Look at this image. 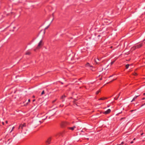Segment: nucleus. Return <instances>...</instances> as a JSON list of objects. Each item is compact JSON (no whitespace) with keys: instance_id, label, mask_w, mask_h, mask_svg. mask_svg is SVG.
<instances>
[{"instance_id":"24","label":"nucleus","mask_w":145,"mask_h":145,"mask_svg":"<svg viewBox=\"0 0 145 145\" xmlns=\"http://www.w3.org/2000/svg\"><path fill=\"white\" fill-rule=\"evenodd\" d=\"M145 99V97H143V98H142V100H144V99Z\"/></svg>"},{"instance_id":"17","label":"nucleus","mask_w":145,"mask_h":145,"mask_svg":"<svg viewBox=\"0 0 145 145\" xmlns=\"http://www.w3.org/2000/svg\"><path fill=\"white\" fill-rule=\"evenodd\" d=\"M101 58H97V60L98 61H100L101 60Z\"/></svg>"},{"instance_id":"31","label":"nucleus","mask_w":145,"mask_h":145,"mask_svg":"<svg viewBox=\"0 0 145 145\" xmlns=\"http://www.w3.org/2000/svg\"><path fill=\"white\" fill-rule=\"evenodd\" d=\"M123 142H122L121 143V144H120V145H121V144H123Z\"/></svg>"},{"instance_id":"7","label":"nucleus","mask_w":145,"mask_h":145,"mask_svg":"<svg viewBox=\"0 0 145 145\" xmlns=\"http://www.w3.org/2000/svg\"><path fill=\"white\" fill-rule=\"evenodd\" d=\"M85 66L87 67H93L92 65H90L89 63H87L86 64Z\"/></svg>"},{"instance_id":"13","label":"nucleus","mask_w":145,"mask_h":145,"mask_svg":"<svg viewBox=\"0 0 145 145\" xmlns=\"http://www.w3.org/2000/svg\"><path fill=\"white\" fill-rule=\"evenodd\" d=\"M120 93L119 94V95H118V96L117 97H115L114 98V99L115 100H117L118 99V97H119V96H120Z\"/></svg>"},{"instance_id":"14","label":"nucleus","mask_w":145,"mask_h":145,"mask_svg":"<svg viewBox=\"0 0 145 145\" xmlns=\"http://www.w3.org/2000/svg\"><path fill=\"white\" fill-rule=\"evenodd\" d=\"M129 64H127L125 65V67L126 69H128V68L129 67Z\"/></svg>"},{"instance_id":"21","label":"nucleus","mask_w":145,"mask_h":145,"mask_svg":"<svg viewBox=\"0 0 145 145\" xmlns=\"http://www.w3.org/2000/svg\"><path fill=\"white\" fill-rule=\"evenodd\" d=\"M14 127H13L12 128V129L11 130V131L10 132H11L13 130V129H14Z\"/></svg>"},{"instance_id":"23","label":"nucleus","mask_w":145,"mask_h":145,"mask_svg":"<svg viewBox=\"0 0 145 145\" xmlns=\"http://www.w3.org/2000/svg\"><path fill=\"white\" fill-rule=\"evenodd\" d=\"M133 75H137V74L136 73H134L133 74Z\"/></svg>"},{"instance_id":"12","label":"nucleus","mask_w":145,"mask_h":145,"mask_svg":"<svg viewBox=\"0 0 145 145\" xmlns=\"http://www.w3.org/2000/svg\"><path fill=\"white\" fill-rule=\"evenodd\" d=\"M30 54H31V52L29 51L27 52L25 54V55H30Z\"/></svg>"},{"instance_id":"2","label":"nucleus","mask_w":145,"mask_h":145,"mask_svg":"<svg viewBox=\"0 0 145 145\" xmlns=\"http://www.w3.org/2000/svg\"><path fill=\"white\" fill-rule=\"evenodd\" d=\"M143 46V44L142 43L140 44L135 46H133V48L134 50H135L136 49L139 48H141Z\"/></svg>"},{"instance_id":"9","label":"nucleus","mask_w":145,"mask_h":145,"mask_svg":"<svg viewBox=\"0 0 145 145\" xmlns=\"http://www.w3.org/2000/svg\"><path fill=\"white\" fill-rule=\"evenodd\" d=\"M139 96V95L135 96L134 97V98H133V99H132V101H131V102H132V101H134L135 100V99L137 97H138Z\"/></svg>"},{"instance_id":"22","label":"nucleus","mask_w":145,"mask_h":145,"mask_svg":"<svg viewBox=\"0 0 145 145\" xmlns=\"http://www.w3.org/2000/svg\"><path fill=\"white\" fill-rule=\"evenodd\" d=\"M56 101V99H55V100L53 101H52V103H54Z\"/></svg>"},{"instance_id":"37","label":"nucleus","mask_w":145,"mask_h":145,"mask_svg":"<svg viewBox=\"0 0 145 145\" xmlns=\"http://www.w3.org/2000/svg\"><path fill=\"white\" fill-rule=\"evenodd\" d=\"M13 28L14 29H15V27H13Z\"/></svg>"},{"instance_id":"11","label":"nucleus","mask_w":145,"mask_h":145,"mask_svg":"<svg viewBox=\"0 0 145 145\" xmlns=\"http://www.w3.org/2000/svg\"><path fill=\"white\" fill-rule=\"evenodd\" d=\"M94 61L97 64H99V62L98 61V60H97V59H95Z\"/></svg>"},{"instance_id":"36","label":"nucleus","mask_w":145,"mask_h":145,"mask_svg":"<svg viewBox=\"0 0 145 145\" xmlns=\"http://www.w3.org/2000/svg\"><path fill=\"white\" fill-rule=\"evenodd\" d=\"M143 134V133H141V135H142Z\"/></svg>"},{"instance_id":"18","label":"nucleus","mask_w":145,"mask_h":145,"mask_svg":"<svg viewBox=\"0 0 145 145\" xmlns=\"http://www.w3.org/2000/svg\"><path fill=\"white\" fill-rule=\"evenodd\" d=\"M44 90H43L41 93V95H42L44 94Z\"/></svg>"},{"instance_id":"40","label":"nucleus","mask_w":145,"mask_h":145,"mask_svg":"<svg viewBox=\"0 0 145 145\" xmlns=\"http://www.w3.org/2000/svg\"><path fill=\"white\" fill-rule=\"evenodd\" d=\"M73 103H74V104H75V103H74V101L73 102Z\"/></svg>"},{"instance_id":"30","label":"nucleus","mask_w":145,"mask_h":145,"mask_svg":"<svg viewBox=\"0 0 145 145\" xmlns=\"http://www.w3.org/2000/svg\"><path fill=\"white\" fill-rule=\"evenodd\" d=\"M101 37V35H99L98 36V37Z\"/></svg>"},{"instance_id":"29","label":"nucleus","mask_w":145,"mask_h":145,"mask_svg":"<svg viewBox=\"0 0 145 145\" xmlns=\"http://www.w3.org/2000/svg\"><path fill=\"white\" fill-rule=\"evenodd\" d=\"M115 79H113L110 82H112V81H113Z\"/></svg>"},{"instance_id":"10","label":"nucleus","mask_w":145,"mask_h":145,"mask_svg":"<svg viewBox=\"0 0 145 145\" xmlns=\"http://www.w3.org/2000/svg\"><path fill=\"white\" fill-rule=\"evenodd\" d=\"M65 95H63L61 97V99H62V102H63L64 101V99H63L65 97Z\"/></svg>"},{"instance_id":"19","label":"nucleus","mask_w":145,"mask_h":145,"mask_svg":"<svg viewBox=\"0 0 145 145\" xmlns=\"http://www.w3.org/2000/svg\"><path fill=\"white\" fill-rule=\"evenodd\" d=\"M114 62H115V61H113L111 62L110 63V64H111V65H112V64H113L114 63Z\"/></svg>"},{"instance_id":"25","label":"nucleus","mask_w":145,"mask_h":145,"mask_svg":"<svg viewBox=\"0 0 145 145\" xmlns=\"http://www.w3.org/2000/svg\"><path fill=\"white\" fill-rule=\"evenodd\" d=\"M133 141H131V142H130V143L131 144H133Z\"/></svg>"},{"instance_id":"6","label":"nucleus","mask_w":145,"mask_h":145,"mask_svg":"<svg viewBox=\"0 0 145 145\" xmlns=\"http://www.w3.org/2000/svg\"><path fill=\"white\" fill-rule=\"evenodd\" d=\"M111 112V110L110 109H108L106 111H105L103 112V113L107 114Z\"/></svg>"},{"instance_id":"3","label":"nucleus","mask_w":145,"mask_h":145,"mask_svg":"<svg viewBox=\"0 0 145 145\" xmlns=\"http://www.w3.org/2000/svg\"><path fill=\"white\" fill-rule=\"evenodd\" d=\"M42 45L43 44H42V40H41L39 43L37 47V49H39L40 48H41Z\"/></svg>"},{"instance_id":"1","label":"nucleus","mask_w":145,"mask_h":145,"mask_svg":"<svg viewBox=\"0 0 145 145\" xmlns=\"http://www.w3.org/2000/svg\"><path fill=\"white\" fill-rule=\"evenodd\" d=\"M69 124V123L67 122H63L61 123V126L62 127H66Z\"/></svg>"},{"instance_id":"38","label":"nucleus","mask_w":145,"mask_h":145,"mask_svg":"<svg viewBox=\"0 0 145 145\" xmlns=\"http://www.w3.org/2000/svg\"><path fill=\"white\" fill-rule=\"evenodd\" d=\"M6 123H7V121H6Z\"/></svg>"},{"instance_id":"15","label":"nucleus","mask_w":145,"mask_h":145,"mask_svg":"<svg viewBox=\"0 0 145 145\" xmlns=\"http://www.w3.org/2000/svg\"><path fill=\"white\" fill-rule=\"evenodd\" d=\"M106 99V98H104V97L103 98H101L100 99H99V100H104Z\"/></svg>"},{"instance_id":"27","label":"nucleus","mask_w":145,"mask_h":145,"mask_svg":"<svg viewBox=\"0 0 145 145\" xmlns=\"http://www.w3.org/2000/svg\"><path fill=\"white\" fill-rule=\"evenodd\" d=\"M30 99H29L28 100V102H30Z\"/></svg>"},{"instance_id":"16","label":"nucleus","mask_w":145,"mask_h":145,"mask_svg":"<svg viewBox=\"0 0 145 145\" xmlns=\"http://www.w3.org/2000/svg\"><path fill=\"white\" fill-rule=\"evenodd\" d=\"M100 92V90H99L98 91H97L96 93V94H99V93Z\"/></svg>"},{"instance_id":"35","label":"nucleus","mask_w":145,"mask_h":145,"mask_svg":"<svg viewBox=\"0 0 145 145\" xmlns=\"http://www.w3.org/2000/svg\"><path fill=\"white\" fill-rule=\"evenodd\" d=\"M28 103H26V105H27L28 104Z\"/></svg>"},{"instance_id":"32","label":"nucleus","mask_w":145,"mask_h":145,"mask_svg":"<svg viewBox=\"0 0 145 145\" xmlns=\"http://www.w3.org/2000/svg\"><path fill=\"white\" fill-rule=\"evenodd\" d=\"M48 27H46V28H45V29H46L48 28Z\"/></svg>"},{"instance_id":"26","label":"nucleus","mask_w":145,"mask_h":145,"mask_svg":"<svg viewBox=\"0 0 145 145\" xmlns=\"http://www.w3.org/2000/svg\"><path fill=\"white\" fill-rule=\"evenodd\" d=\"M144 105H145V103H144V104H143V105H141V106H144Z\"/></svg>"},{"instance_id":"34","label":"nucleus","mask_w":145,"mask_h":145,"mask_svg":"<svg viewBox=\"0 0 145 145\" xmlns=\"http://www.w3.org/2000/svg\"><path fill=\"white\" fill-rule=\"evenodd\" d=\"M144 95H145V93H144L143 94Z\"/></svg>"},{"instance_id":"20","label":"nucleus","mask_w":145,"mask_h":145,"mask_svg":"<svg viewBox=\"0 0 145 145\" xmlns=\"http://www.w3.org/2000/svg\"><path fill=\"white\" fill-rule=\"evenodd\" d=\"M63 105H60L59 106V107H63Z\"/></svg>"},{"instance_id":"41","label":"nucleus","mask_w":145,"mask_h":145,"mask_svg":"<svg viewBox=\"0 0 145 145\" xmlns=\"http://www.w3.org/2000/svg\"><path fill=\"white\" fill-rule=\"evenodd\" d=\"M133 111V110H131V112H132Z\"/></svg>"},{"instance_id":"4","label":"nucleus","mask_w":145,"mask_h":145,"mask_svg":"<svg viewBox=\"0 0 145 145\" xmlns=\"http://www.w3.org/2000/svg\"><path fill=\"white\" fill-rule=\"evenodd\" d=\"M26 126V124L25 123H24L23 124H21L20 125L18 129H22V130H23V128L25 127Z\"/></svg>"},{"instance_id":"8","label":"nucleus","mask_w":145,"mask_h":145,"mask_svg":"<svg viewBox=\"0 0 145 145\" xmlns=\"http://www.w3.org/2000/svg\"><path fill=\"white\" fill-rule=\"evenodd\" d=\"M75 128H76V127L75 126H74L72 127H69L68 128L72 131Z\"/></svg>"},{"instance_id":"33","label":"nucleus","mask_w":145,"mask_h":145,"mask_svg":"<svg viewBox=\"0 0 145 145\" xmlns=\"http://www.w3.org/2000/svg\"><path fill=\"white\" fill-rule=\"evenodd\" d=\"M35 101V99H33V102H34Z\"/></svg>"},{"instance_id":"39","label":"nucleus","mask_w":145,"mask_h":145,"mask_svg":"<svg viewBox=\"0 0 145 145\" xmlns=\"http://www.w3.org/2000/svg\"><path fill=\"white\" fill-rule=\"evenodd\" d=\"M19 1L20 2H22V0H21V1Z\"/></svg>"},{"instance_id":"5","label":"nucleus","mask_w":145,"mask_h":145,"mask_svg":"<svg viewBox=\"0 0 145 145\" xmlns=\"http://www.w3.org/2000/svg\"><path fill=\"white\" fill-rule=\"evenodd\" d=\"M51 138L50 137L46 141V143L47 144H49L51 143Z\"/></svg>"},{"instance_id":"42","label":"nucleus","mask_w":145,"mask_h":145,"mask_svg":"<svg viewBox=\"0 0 145 145\" xmlns=\"http://www.w3.org/2000/svg\"><path fill=\"white\" fill-rule=\"evenodd\" d=\"M109 106H108V107H109Z\"/></svg>"},{"instance_id":"28","label":"nucleus","mask_w":145,"mask_h":145,"mask_svg":"<svg viewBox=\"0 0 145 145\" xmlns=\"http://www.w3.org/2000/svg\"><path fill=\"white\" fill-rule=\"evenodd\" d=\"M113 76V75H111L110 76H109V78H110L112 76Z\"/></svg>"}]
</instances>
